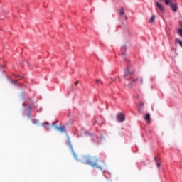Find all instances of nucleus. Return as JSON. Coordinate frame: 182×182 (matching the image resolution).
Wrapping results in <instances>:
<instances>
[{"instance_id":"nucleus-1","label":"nucleus","mask_w":182,"mask_h":182,"mask_svg":"<svg viewBox=\"0 0 182 182\" xmlns=\"http://www.w3.org/2000/svg\"><path fill=\"white\" fill-rule=\"evenodd\" d=\"M82 159L84 164H88V166L92 167V168H99L100 170H102V167H105V166H106L105 161L100 159H95L94 161H92V157H90L89 155L84 156Z\"/></svg>"},{"instance_id":"nucleus-2","label":"nucleus","mask_w":182,"mask_h":182,"mask_svg":"<svg viewBox=\"0 0 182 182\" xmlns=\"http://www.w3.org/2000/svg\"><path fill=\"white\" fill-rule=\"evenodd\" d=\"M133 75H134V71H131L130 68H127L125 70L124 77L126 80H132L131 83L128 84V87H133V83H136L139 79H133Z\"/></svg>"},{"instance_id":"nucleus-3","label":"nucleus","mask_w":182,"mask_h":182,"mask_svg":"<svg viewBox=\"0 0 182 182\" xmlns=\"http://www.w3.org/2000/svg\"><path fill=\"white\" fill-rule=\"evenodd\" d=\"M170 6H171V9L173 12H177V10L178 9V4H171Z\"/></svg>"},{"instance_id":"nucleus-4","label":"nucleus","mask_w":182,"mask_h":182,"mask_svg":"<svg viewBox=\"0 0 182 182\" xmlns=\"http://www.w3.org/2000/svg\"><path fill=\"white\" fill-rule=\"evenodd\" d=\"M156 6L158 8V9H160V11L163 13L166 12V9L164 8V6H163L160 3L156 2Z\"/></svg>"},{"instance_id":"nucleus-5","label":"nucleus","mask_w":182,"mask_h":182,"mask_svg":"<svg viewBox=\"0 0 182 182\" xmlns=\"http://www.w3.org/2000/svg\"><path fill=\"white\" fill-rule=\"evenodd\" d=\"M117 119H118L119 122H124V120H125L124 114H123L122 113L118 114Z\"/></svg>"},{"instance_id":"nucleus-6","label":"nucleus","mask_w":182,"mask_h":182,"mask_svg":"<svg viewBox=\"0 0 182 182\" xmlns=\"http://www.w3.org/2000/svg\"><path fill=\"white\" fill-rule=\"evenodd\" d=\"M144 120L147 122V123H150L151 122V118L150 117V114L147 113L146 116L144 117Z\"/></svg>"},{"instance_id":"nucleus-7","label":"nucleus","mask_w":182,"mask_h":182,"mask_svg":"<svg viewBox=\"0 0 182 182\" xmlns=\"http://www.w3.org/2000/svg\"><path fill=\"white\" fill-rule=\"evenodd\" d=\"M56 130H59V132H65V126L64 125H61L60 127H55Z\"/></svg>"},{"instance_id":"nucleus-8","label":"nucleus","mask_w":182,"mask_h":182,"mask_svg":"<svg viewBox=\"0 0 182 182\" xmlns=\"http://www.w3.org/2000/svg\"><path fill=\"white\" fill-rule=\"evenodd\" d=\"M144 106V103L139 102V104L138 105V110H139V112H141V109H143Z\"/></svg>"},{"instance_id":"nucleus-9","label":"nucleus","mask_w":182,"mask_h":182,"mask_svg":"<svg viewBox=\"0 0 182 182\" xmlns=\"http://www.w3.org/2000/svg\"><path fill=\"white\" fill-rule=\"evenodd\" d=\"M119 14L122 16V15H124V8L122 7V9L119 11Z\"/></svg>"},{"instance_id":"nucleus-10","label":"nucleus","mask_w":182,"mask_h":182,"mask_svg":"<svg viewBox=\"0 0 182 182\" xmlns=\"http://www.w3.org/2000/svg\"><path fill=\"white\" fill-rule=\"evenodd\" d=\"M156 18V16L154 15H152V16L151 17L150 20H149V23H153V22H154V19Z\"/></svg>"},{"instance_id":"nucleus-11","label":"nucleus","mask_w":182,"mask_h":182,"mask_svg":"<svg viewBox=\"0 0 182 182\" xmlns=\"http://www.w3.org/2000/svg\"><path fill=\"white\" fill-rule=\"evenodd\" d=\"M44 127H46V129H47L48 130H49V124L45 123V124H44Z\"/></svg>"},{"instance_id":"nucleus-12","label":"nucleus","mask_w":182,"mask_h":182,"mask_svg":"<svg viewBox=\"0 0 182 182\" xmlns=\"http://www.w3.org/2000/svg\"><path fill=\"white\" fill-rule=\"evenodd\" d=\"M178 35H180V36L182 37V29H178Z\"/></svg>"},{"instance_id":"nucleus-13","label":"nucleus","mask_w":182,"mask_h":182,"mask_svg":"<svg viewBox=\"0 0 182 182\" xmlns=\"http://www.w3.org/2000/svg\"><path fill=\"white\" fill-rule=\"evenodd\" d=\"M166 5H170V0H164Z\"/></svg>"},{"instance_id":"nucleus-14","label":"nucleus","mask_w":182,"mask_h":182,"mask_svg":"<svg viewBox=\"0 0 182 182\" xmlns=\"http://www.w3.org/2000/svg\"><path fill=\"white\" fill-rule=\"evenodd\" d=\"M96 83H102V81L99 79L95 80Z\"/></svg>"},{"instance_id":"nucleus-15","label":"nucleus","mask_w":182,"mask_h":182,"mask_svg":"<svg viewBox=\"0 0 182 182\" xmlns=\"http://www.w3.org/2000/svg\"><path fill=\"white\" fill-rule=\"evenodd\" d=\"M73 157L75 159V160H77V155L75 153H73Z\"/></svg>"},{"instance_id":"nucleus-16","label":"nucleus","mask_w":182,"mask_h":182,"mask_svg":"<svg viewBox=\"0 0 182 182\" xmlns=\"http://www.w3.org/2000/svg\"><path fill=\"white\" fill-rule=\"evenodd\" d=\"M140 83L141 85H143L144 82H143V77H140Z\"/></svg>"},{"instance_id":"nucleus-17","label":"nucleus","mask_w":182,"mask_h":182,"mask_svg":"<svg viewBox=\"0 0 182 182\" xmlns=\"http://www.w3.org/2000/svg\"><path fill=\"white\" fill-rule=\"evenodd\" d=\"M156 166L158 168H160V162H156Z\"/></svg>"},{"instance_id":"nucleus-18","label":"nucleus","mask_w":182,"mask_h":182,"mask_svg":"<svg viewBox=\"0 0 182 182\" xmlns=\"http://www.w3.org/2000/svg\"><path fill=\"white\" fill-rule=\"evenodd\" d=\"M75 85V86H77V85H79V81H76Z\"/></svg>"},{"instance_id":"nucleus-19","label":"nucleus","mask_w":182,"mask_h":182,"mask_svg":"<svg viewBox=\"0 0 182 182\" xmlns=\"http://www.w3.org/2000/svg\"><path fill=\"white\" fill-rule=\"evenodd\" d=\"M154 160L156 163L159 162L157 157H154Z\"/></svg>"},{"instance_id":"nucleus-20","label":"nucleus","mask_w":182,"mask_h":182,"mask_svg":"<svg viewBox=\"0 0 182 182\" xmlns=\"http://www.w3.org/2000/svg\"><path fill=\"white\" fill-rule=\"evenodd\" d=\"M18 82L17 80L14 81V85H16V82Z\"/></svg>"},{"instance_id":"nucleus-21","label":"nucleus","mask_w":182,"mask_h":182,"mask_svg":"<svg viewBox=\"0 0 182 182\" xmlns=\"http://www.w3.org/2000/svg\"><path fill=\"white\" fill-rule=\"evenodd\" d=\"M125 19H126V21H127V19H128L127 16H125Z\"/></svg>"},{"instance_id":"nucleus-22","label":"nucleus","mask_w":182,"mask_h":182,"mask_svg":"<svg viewBox=\"0 0 182 182\" xmlns=\"http://www.w3.org/2000/svg\"><path fill=\"white\" fill-rule=\"evenodd\" d=\"M53 126H55V122H53Z\"/></svg>"},{"instance_id":"nucleus-23","label":"nucleus","mask_w":182,"mask_h":182,"mask_svg":"<svg viewBox=\"0 0 182 182\" xmlns=\"http://www.w3.org/2000/svg\"><path fill=\"white\" fill-rule=\"evenodd\" d=\"M177 43H178V41H177Z\"/></svg>"}]
</instances>
